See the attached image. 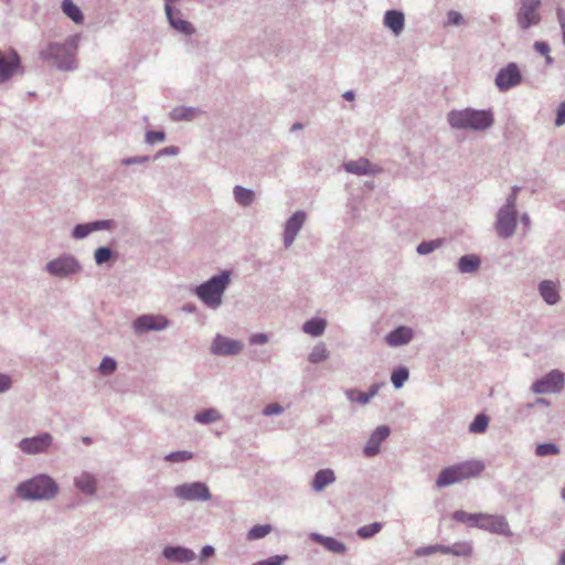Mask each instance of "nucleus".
Segmentation results:
<instances>
[{
  "label": "nucleus",
  "mask_w": 565,
  "mask_h": 565,
  "mask_svg": "<svg viewBox=\"0 0 565 565\" xmlns=\"http://www.w3.org/2000/svg\"><path fill=\"white\" fill-rule=\"evenodd\" d=\"M447 121L452 129L483 132L494 125V113L491 108L477 109L466 107L452 109L447 114Z\"/></svg>",
  "instance_id": "nucleus-1"
},
{
  "label": "nucleus",
  "mask_w": 565,
  "mask_h": 565,
  "mask_svg": "<svg viewBox=\"0 0 565 565\" xmlns=\"http://www.w3.org/2000/svg\"><path fill=\"white\" fill-rule=\"evenodd\" d=\"M81 41V34L66 38L64 43L52 42L40 51V57L52 63L60 71H74L77 68L75 54Z\"/></svg>",
  "instance_id": "nucleus-2"
},
{
  "label": "nucleus",
  "mask_w": 565,
  "mask_h": 565,
  "mask_svg": "<svg viewBox=\"0 0 565 565\" xmlns=\"http://www.w3.org/2000/svg\"><path fill=\"white\" fill-rule=\"evenodd\" d=\"M58 492L55 480L45 473H40L31 479L20 482L15 488L17 495L22 500L49 501Z\"/></svg>",
  "instance_id": "nucleus-3"
},
{
  "label": "nucleus",
  "mask_w": 565,
  "mask_h": 565,
  "mask_svg": "<svg viewBox=\"0 0 565 565\" xmlns=\"http://www.w3.org/2000/svg\"><path fill=\"white\" fill-rule=\"evenodd\" d=\"M231 284V271L223 270L206 281L196 286L194 295L212 310H217L223 303V296Z\"/></svg>",
  "instance_id": "nucleus-4"
},
{
  "label": "nucleus",
  "mask_w": 565,
  "mask_h": 565,
  "mask_svg": "<svg viewBox=\"0 0 565 565\" xmlns=\"http://www.w3.org/2000/svg\"><path fill=\"white\" fill-rule=\"evenodd\" d=\"M484 469L483 462L479 460L465 461L443 469L437 479L438 488L448 487L455 483L478 476Z\"/></svg>",
  "instance_id": "nucleus-5"
},
{
  "label": "nucleus",
  "mask_w": 565,
  "mask_h": 565,
  "mask_svg": "<svg viewBox=\"0 0 565 565\" xmlns=\"http://www.w3.org/2000/svg\"><path fill=\"white\" fill-rule=\"evenodd\" d=\"M43 270L56 279H71L83 273L84 267L81 260L73 254L62 253L49 260Z\"/></svg>",
  "instance_id": "nucleus-6"
},
{
  "label": "nucleus",
  "mask_w": 565,
  "mask_h": 565,
  "mask_svg": "<svg viewBox=\"0 0 565 565\" xmlns=\"http://www.w3.org/2000/svg\"><path fill=\"white\" fill-rule=\"evenodd\" d=\"M173 495L181 501L188 502H206L212 498L210 488L202 481L178 484L173 488Z\"/></svg>",
  "instance_id": "nucleus-7"
},
{
  "label": "nucleus",
  "mask_w": 565,
  "mask_h": 565,
  "mask_svg": "<svg viewBox=\"0 0 565 565\" xmlns=\"http://www.w3.org/2000/svg\"><path fill=\"white\" fill-rule=\"evenodd\" d=\"M541 7L542 0H520L516 12L518 26L526 31L539 25L542 21Z\"/></svg>",
  "instance_id": "nucleus-8"
},
{
  "label": "nucleus",
  "mask_w": 565,
  "mask_h": 565,
  "mask_svg": "<svg viewBox=\"0 0 565 565\" xmlns=\"http://www.w3.org/2000/svg\"><path fill=\"white\" fill-rule=\"evenodd\" d=\"M243 349L244 343L242 341L221 333L215 334L210 345L211 354L216 356H234L239 354Z\"/></svg>",
  "instance_id": "nucleus-9"
},
{
  "label": "nucleus",
  "mask_w": 565,
  "mask_h": 565,
  "mask_svg": "<svg viewBox=\"0 0 565 565\" xmlns=\"http://www.w3.org/2000/svg\"><path fill=\"white\" fill-rule=\"evenodd\" d=\"M565 384L564 374L558 370H552L532 384V391L535 394L558 393Z\"/></svg>",
  "instance_id": "nucleus-10"
},
{
  "label": "nucleus",
  "mask_w": 565,
  "mask_h": 565,
  "mask_svg": "<svg viewBox=\"0 0 565 565\" xmlns=\"http://www.w3.org/2000/svg\"><path fill=\"white\" fill-rule=\"evenodd\" d=\"M522 82V74L516 63L510 62L500 68L495 75L494 84L500 92H508Z\"/></svg>",
  "instance_id": "nucleus-11"
},
{
  "label": "nucleus",
  "mask_w": 565,
  "mask_h": 565,
  "mask_svg": "<svg viewBox=\"0 0 565 565\" xmlns=\"http://www.w3.org/2000/svg\"><path fill=\"white\" fill-rule=\"evenodd\" d=\"M518 226V211L500 207L497 213L494 230L500 238H510Z\"/></svg>",
  "instance_id": "nucleus-12"
},
{
  "label": "nucleus",
  "mask_w": 565,
  "mask_h": 565,
  "mask_svg": "<svg viewBox=\"0 0 565 565\" xmlns=\"http://www.w3.org/2000/svg\"><path fill=\"white\" fill-rule=\"evenodd\" d=\"M170 324L169 319L160 315H141L135 319L132 328L137 334L149 331H162Z\"/></svg>",
  "instance_id": "nucleus-13"
},
{
  "label": "nucleus",
  "mask_w": 565,
  "mask_h": 565,
  "mask_svg": "<svg viewBox=\"0 0 565 565\" xmlns=\"http://www.w3.org/2000/svg\"><path fill=\"white\" fill-rule=\"evenodd\" d=\"M307 214L305 211H296L285 222L282 241L285 248H289L296 241L299 232L305 225Z\"/></svg>",
  "instance_id": "nucleus-14"
},
{
  "label": "nucleus",
  "mask_w": 565,
  "mask_h": 565,
  "mask_svg": "<svg viewBox=\"0 0 565 565\" xmlns=\"http://www.w3.org/2000/svg\"><path fill=\"white\" fill-rule=\"evenodd\" d=\"M21 68V57L15 50H0V85L9 82Z\"/></svg>",
  "instance_id": "nucleus-15"
},
{
  "label": "nucleus",
  "mask_w": 565,
  "mask_h": 565,
  "mask_svg": "<svg viewBox=\"0 0 565 565\" xmlns=\"http://www.w3.org/2000/svg\"><path fill=\"white\" fill-rule=\"evenodd\" d=\"M53 443L50 433H41L33 437H26L20 440L19 448L26 455H38L45 452Z\"/></svg>",
  "instance_id": "nucleus-16"
},
{
  "label": "nucleus",
  "mask_w": 565,
  "mask_h": 565,
  "mask_svg": "<svg viewBox=\"0 0 565 565\" xmlns=\"http://www.w3.org/2000/svg\"><path fill=\"white\" fill-rule=\"evenodd\" d=\"M115 227L114 220H96L88 223L76 224L72 230V238L81 241L86 238L93 232L111 231Z\"/></svg>",
  "instance_id": "nucleus-17"
},
{
  "label": "nucleus",
  "mask_w": 565,
  "mask_h": 565,
  "mask_svg": "<svg viewBox=\"0 0 565 565\" xmlns=\"http://www.w3.org/2000/svg\"><path fill=\"white\" fill-rule=\"evenodd\" d=\"M478 529L505 536L512 534L507 519L502 515L480 513Z\"/></svg>",
  "instance_id": "nucleus-18"
},
{
  "label": "nucleus",
  "mask_w": 565,
  "mask_h": 565,
  "mask_svg": "<svg viewBox=\"0 0 565 565\" xmlns=\"http://www.w3.org/2000/svg\"><path fill=\"white\" fill-rule=\"evenodd\" d=\"M391 435V428L387 425L377 426L370 435L363 447V455L366 458H373L381 452L382 443Z\"/></svg>",
  "instance_id": "nucleus-19"
},
{
  "label": "nucleus",
  "mask_w": 565,
  "mask_h": 565,
  "mask_svg": "<svg viewBox=\"0 0 565 565\" xmlns=\"http://www.w3.org/2000/svg\"><path fill=\"white\" fill-rule=\"evenodd\" d=\"M164 11L168 19L169 24L172 29H174L177 32L183 34V35H192L195 33V28L191 22L188 20H184L182 18V13L180 10H173L171 4L166 3L164 4Z\"/></svg>",
  "instance_id": "nucleus-20"
},
{
  "label": "nucleus",
  "mask_w": 565,
  "mask_h": 565,
  "mask_svg": "<svg viewBox=\"0 0 565 565\" xmlns=\"http://www.w3.org/2000/svg\"><path fill=\"white\" fill-rule=\"evenodd\" d=\"M415 331L408 326H398L384 337L385 343L391 348L407 345L413 341Z\"/></svg>",
  "instance_id": "nucleus-21"
},
{
  "label": "nucleus",
  "mask_w": 565,
  "mask_h": 565,
  "mask_svg": "<svg viewBox=\"0 0 565 565\" xmlns=\"http://www.w3.org/2000/svg\"><path fill=\"white\" fill-rule=\"evenodd\" d=\"M162 556L170 562L180 564L190 563L196 557L191 548L179 545L166 546L162 551Z\"/></svg>",
  "instance_id": "nucleus-22"
},
{
  "label": "nucleus",
  "mask_w": 565,
  "mask_h": 565,
  "mask_svg": "<svg viewBox=\"0 0 565 565\" xmlns=\"http://www.w3.org/2000/svg\"><path fill=\"white\" fill-rule=\"evenodd\" d=\"M537 290L548 306H554L561 300L559 286L556 281L544 279L539 282Z\"/></svg>",
  "instance_id": "nucleus-23"
},
{
  "label": "nucleus",
  "mask_w": 565,
  "mask_h": 565,
  "mask_svg": "<svg viewBox=\"0 0 565 565\" xmlns=\"http://www.w3.org/2000/svg\"><path fill=\"white\" fill-rule=\"evenodd\" d=\"M343 168L355 175H374L377 172V169L365 158L344 162Z\"/></svg>",
  "instance_id": "nucleus-24"
},
{
  "label": "nucleus",
  "mask_w": 565,
  "mask_h": 565,
  "mask_svg": "<svg viewBox=\"0 0 565 565\" xmlns=\"http://www.w3.org/2000/svg\"><path fill=\"white\" fill-rule=\"evenodd\" d=\"M310 540L316 543L323 545V547L335 554H344L347 552V546L343 542L339 541L335 537L324 536L320 533L312 532L310 534Z\"/></svg>",
  "instance_id": "nucleus-25"
},
{
  "label": "nucleus",
  "mask_w": 565,
  "mask_h": 565,
  "mask_svg": "<svg viewBox=\"0 0 565 565\" xmlns=\"http://www.w3.org/2000/svg\"><path fill=\"white\" fill-rule=\"evenodd\" d=\"M383 23L394 35H399L405 26V15L399 10H388L384 14Z\"/></svg>",
  "instance_id": "nucleus-26"
},
{
  "label": "nucleus",
  "mask_w": 565,
  "mask_h": 565,
  "mask_svg": "<svg viewBox=\"0 0 565 565\" xmlns=\"http://www.w3.org/2000/svg\"><path fill=\"white\" fill-rule=\"evenodd\" d=\"M335 473L332 469L326 468L318 470L311 481V489L315 492L323 491L328 486L335 481Z\"/></svg>",
  "instance_id": "nucleus-27"
},
{
  "label": "nucleus",
  "mask_w": 565,
  "mask_h": 565,
  "mask_svg": "<svg viewBox=\"0 0 565 565\" xmlns=\"http://www.w3.org/2000/svg\"><path fill=\"white\" fill-rule=\"evenodd\" d=\"M75 487L87 495H94L97 489V480L94 475L83 471L74 478Z\"/></svg>",
  "instance_id": "nucleus-28"
},
{
  "label": "nucleus",
  "mask_w": 565,
  "mask_h": 565,
  "mask_svg": "<svg viewBox=\"0 0 565 565\" xmlns=\"http://www.w3.org/2000/svg\"><path fill=\"white\" fill-rule=\"evenodd\" d=\"M203 114L202 109L191 106H178L174 107L169 116L173 121H191Z\"/></svg>",
  "instance_id": "nucleus-29"
},
{
  "label": "nucleus",
  "mask_w": 565,
  "mask_h": 565,
  "mask_svg": "<svg viewBox=\"0 0 565 565\" xmlns=\"http://www.w3.org/2000/svg\"><path fill=\"white\" fill-rule=\"evenodd\" d=\"M481 265V259L476 254L461 256L457 263V269L460 274H475Z\"/></svg>",
  "instance_id": "nucleus-30"
},
{
  "label": "nucleus",
  "mask_w": 565,
  "mask_h": 565,
  "mask_svg": "<svg viewBox=\"0 0 565 565\" xmlns=\"http://www.w3.org/2000/svg\"><path fill=\"white\" fill-rule=\"evenodd\" d=\"M223 418L222 413L215 407L204 408L198 412L193 420L201 425H210L220 422Z\"/></svg>",
  "instance_id": "nucleus-31"
},
{
  "label": "nucleus",
  "mask_w": 565,
  "mask_h": 565,
  "mask_svg": "<svg viewBox=\"0 0 565 565\" xmlns=\"http://www.w3.org/2000/svg\"><path fill=\"white\" fill-rule=\"evenodd\" d=\"M327 328V321L323 318H311L302 324V331L311 337H320Z\"/></svg>",
  "instance_id": "nucleus-32"
},
{
  "label": "nucleus",
  "mask_w": 565,
  "mask_h": 565,
  "mask_svg": "<svg viewBox=\"0 0 565 565\" xmlns=\"http://www.w3.org/2000/svg\"><path fill=\"white\" fill-rule=\"evenodd\" d=\"M233 195L235 202L243 207L249 206L255 200L254 191L242 185L234 186Z\"/></svg>",
  "instance_id": "nucleus-33"
},
{
  "label": "nucleus",
  "mask_w": 565,
  "mask_h": 565,
  "mask_svg": "<svg viewBox=\"0 0 565 565\" xmlns=\"http://www.w3.org/2000/svg\"><path fill=\"white\" fill-rule=\"evenodd\" d=\"M473 552L470 542H457L452 545H444V554H451L454 556H470Z\"/></svg>",
  "instance_id": "nucleus-34"
},
{
  "label": "nucleus",
  "mask_w": 565,
  "mask_h": 565,
  "mask_svg": "<svg viewBox=\"0 0 565 565\" xmlns=\"http://www.w3.org/2000/svg\"><path fill=\"white\" fill-rule=\"evenodd\" d=\"M62 10L75 23L79 24L83 22V13L79 7L73 2V0H63Z\"/></svg>",
  "instance_id": "nucleus-35"
},
{
  "label": "nucleus",
  "mask_w": 565,
  "mask_h": 565,
  "mask_svg": "<svg viewBox=\"0 0 565 565\" xmlns=\"http://www.w3.org/2000/svg\"><path fill=\"white\" fill-rule=\"evenodd\" d=\"M479 516L480 513H469L462 510H458L452 513V519L455 521L472 527H478Z\"/></svg>",
  "instance_id": "nucleus-36"
},
{
  "label": "nucleus",
  "mask_w": 565,
  "mask_h": 565,
  "mask_svg": "<svg viewBox=\"0 0 565 565\" xmlns=\"http://www.w3.org/2000/svg\"><path fill=\"white\" fill-rule=\"evenodd\" d=\"M273 526L270 524H257L249 529L246 534V540L249 542L257 541L264 539L269 533H271Z\"/></svg>",
  "instance_id": "nucleus-37"
},
{
  "label": "nucleus",
  "mask_w": 565,
  "mask_h": 565,
  "mask_svg": "<svg viewBox=\"0 0 565 565\" xmlns=\"http://www.w3.org/2000/svg\"><path fill=\"white\" fill-rule=\"evenodd\" d=\"M329 358V352L324 343L316 344L309 353L308 360L312 364L320 363Z\"/></svg>",
  "instance_id": "nucleus-38"
},
{
  "label": "nucleus",
  "mask_w": 565,
  "mask_h": 565,
  "mask_svg": "<svg viewBox=\"0 0 565 565\" xmlns=\"http://www.w3.org/2000/svg\"><path fill=\"white\" fill-rule=\"evenodd\" d=\"M114 250L108 246H100L94 252V260L96 265L102 266L114 258Z\"/></svg>",
  "instance_id": "nucleus-39"
},
{
  "label": "nucleus",
  "mask_w": 565,
  "mask_h": 565,
  "mask_svg": "<svg viewBox=\"0 0 565 565\" xmlns=\"http://www.w3.org/2000/svg\"><path fill=\"white\" fill-rule=\"evenodd\" d=\"M409 377V371L406 366H398L392 372L391 381L395 388H401Z\"/></svg>",
  "instance_id": "nucleus-40"
},
{
  "label": "nucleus",
  "mask_w": 565,
  "mask_h": 565,
  "mask_svg": "<svg viewBox=\"0 0 565 565\" xmlns=\"http://www.w3.org/2000/svg\"><path fill=\"white\" fill-rule=\"evenodd\" d=\"M443 243H444V239H441V238L424 241L417 245L416 252L419 255H429L430 253L438 249L443 245Z\"/></svg>",
  "instance_id": "nucleus-41"
},
{
  "label": "nucleus",
  "mask_w": 565,
  "mask_h": 565,
  "mask_svg": "<svg viewBox=\"0 0 565 565\" xmlns=\"http://www.w3.org/2000/svg\"><path fill=\"white\" fill-rule=\"evenodd\" d=\"M383 527L381 522H374L358 529L356 534L361 539H370L377 534Z\"/></svg>",
  "instance_id": "nucleus-42"
},
{
  "label": "nucleus",
  "mask_w": 565,
  "mask_h": 565,
  "mask_svg": "<svg viewBox=\"0 0 565 565\" xmlns=\"http://www.w3.org/2000/svg\"><path fill=\"white\" fill-rule=\"evenodd\" d=\"M489 425V418L484 414H478L469 425V430L475 434L483 433Z\"/></svg>",
  "instance_id": "nucleus-43"
},
{
  "label": "nucleus",
  "mask_w": 565,
  "mask_h": 565,
  "mask_svg": "<svg viewBox=\"0 0 565 565\" xmlns=\"http://www.w3.org/2000/svg\"><path fill=\"white\" fill-rule=\"evenodd\" d=\"M559 448L554 443H543L536 445L535 455L539 457H546L559 454Z\"/></svg>",
  "instance_id": "nucleus-44"
},
{
  "label": "nucleus",
  "mask_w": 565,
  "mask_h": 565,
  "mask_svg": "<svg viewBox=\"0 0 565 565\" xmlns=\"http://www.w3.org/2000/svg\"><path fill=\"white\" fill-rule=\"evenodd\" d=\"M193 458V452L188 450L172 451L164 456V460L169 462H185Z\"/></svg>",
  "instance_id": "nucleus-45"
},
{
  "label": "nucleus",
  "mask_w": 565,
  "mask_h": 565,
  "mask_svg": "<svg viewBox=\"0 0 565 565\" xmlns=\"http://www.w3.org/2000/svg\"><path fill=\"white\" fill-rule=\"evenodd\" d=\"M345 396L350 402L366 405L370 403L365 392H361L356 388H349L345 391Z\"/></svg>",
  "instance_id": "nucleus-46"
},
{
  "label": "nucleus",
  "mask_w": 565,
  "mask_h": 565,
  "mask_svg": "<svg viewBox=\"0 0 565 565\" xmlns=\"http://www.w3.org/2000/svg\"><path fill=\"white\" fill-rule=\"evenodd\" d=\"M167 136L163 130H148L145 134V142L149 146H154L157 143L163 142Z\"/></svg>",
  "instance_id": "nucleus-47"
},
{
  "label": "nucleus",
  "mask_w": 565,
  "mask_h": 565,
  "mask_svg": "<svg viewBox=\"0 0 565 565\" xmlns=\"http://www.w3.org/2000/svg\"><path fill=\"white\" fill-rule=\"evenodd\" d=\"M435 553L444 554V545L443 544H434V545H428V546H422L414 551V554L418 557L429 556Z\"/></svg>",
  "instance_id": "nucleus-48"
},
{
  "label": "nucleus",
  "mask_w": 565,
  "mask_h": 565,
  "mask_svg": "<svg viewBox=\"0 0 565 565\" xmlns=\"http://www.w3.org/2000/svg\"><path fill=\"white\" fill-rule=\"evenodd\" d=\"M288 561V555H274L266 559L253 563L252 565H284Z\"/></svg>",
  "instance_id": "nucleus-49"
},
{
  "label": "nucleus",
  "mask_w": 565,
  "mask_h": 565,
  "mask_svg": "<svg viewBox=\"0 0 565 565\" xmlns=\"http://www.w3.org/2000/svg\"><path fill=\"white\" fill-rule=\"evenodd\" d=\"M117 363L113 358L105 356L99 365L100 373L108 375L116 370Z\"/></svg>",
  "instance_id": "nucleus-50"
},
{
  "label": "nucleus",
  "mask_w": 565,
  "mask_h": 565,
  "mask_svg": "<svg viewBox=\"0 0 565 565\" xmlns=\"http://www.w3.org/2000/svg\"><path fill=\"white\" fill-rule=\"evenodd\" d=\"M465 19L462 14L455 10H449L447 12V22L446 25H461L463 23Z\"/></svg>",
  "instance_id": "nucleus-51"
},
{
  "label": "nucleus",
  "mask_w": 565,
  "mask_h": 565,
  "mask_svg": "<svg viewBox=\"0 0 565 565\" xmlns=\"http://www.w3.org/2000/svg\"><path fill=\"white\" fill-rule=\"evenodd\" d=\"M285 408L278 403H270L263 408L264 416L281 415Z\"/></svg>",
  "instance_id": "nucleus-52"
},
{
  "label": "nucleus",
  "mask_w": 565,
  "mask_h": 565,
  "mask_svg": "<svg viewBox=\"0 0 565 565\" xmlns=\"http://www.w3.org/2000/svg\"><path fill=\"white\" fill-rule=\"evenodd\" d=\"M150 160L148 156H135V157H128L124 158L120 163L122 166H134V164H142Z\"/></svg>",
  "instance_id": "nucleus-53"
},
{
  "label": "nucleus",
  "mask_w": 565,
  "mask_h": 565,
  "mask_svg": "<svg viewBox=\"0 0 565 565\" xmlns=\"http://www.w3.org/2000/svg\"><path fill=\"white\" fill-rule=\"evenodd\" d=\"M269 340L268 335L266 333H253L250 337H249V344L252 345H259V344H265L267 343Z\"/></svg>",
  "instance_id": "nucleus-54"
},
{
  "label": "nucleus",
  "mask_w": 565,
  "mask_h": 565,
  "mask_svg": "<svg viewBox=\"0 0 565 565\" xmlns=\"http://www.w3.org/2000/svg\"><path fill=\"white\" fill-rule=\"evenodd\" d=\"M565 125V100L562 102L556 109L555 126Z\"/></svg>",
  "instance_id": "nucleus-55"
},
{
  "label": "nucleus",
  "mask_w": 565,
  "mask_h": 565,
  "mask_svg": "<svg viewBox=\"0 0 565 565\" xmlns=\"http://www.w3.org/2000/svg\"><path fill=\"white\" fill-rule=\"evenodd\" d=\"M12 386V379L10 375L0 373V394L9 391Z\"/></svg>",
  "instance_id": "nucleus-56"
},
{
  "label": "nucleus",
  "mask_w": 565,
  "mask_h": 565,
  "mask_svg": "<svg viewBox=\"0 0 565 565\" xmlns=\"http://www.w3.org/2000/svg\"><path fill=\"white\" fill-rule=\"evenodd\" d=\"M179 148L175 147V146H169V147H166V148H162L160 149L156 156H154V159H159L163 156H177L179 153Z\"/></svg>",
  "instance_id": "nucleus-57"
},
{
  "label": "nucleus",
  "mask_w": 565,
  "mask_h": 565,
  "mask_svg": "<svg viewBox=\"0 0 565 565\" xmlns=\"http://www.w3.org/2000/svg\"><path fill=\"white\" fill-rule=\"evenodd\" d=\"M534 50L541 55H547L551 52V46L545 41H536L533 44Z\"/></svg>",
  "instance_id": "nucleus-58"
},
{
  "label": "nucleus",
  "mask_w": 565,
  "mask_h": 565,
  "mask_svg": "<svg viewBox=\"0 0 565 565\" xmlns=\"http://www.w3.org/2000/svg\"><path fill=\"white\" fill-rule=\"evenodd\" d=\"M556 15L562 31V41L563 44L565 45V10L557 9Z\"/></svg>",
  "instance_id": "nucleus-59"
},
{
  "label": "nucleus",
  "mask_w": 565,
  "mask_h": 565,
  "mask_svg": "<svg viewBox=\"0 0 565 565\" xmlns=\"http://www.w3.org/2000/svg\"><path fill=\"white\" fill-rule=\"evenodd\" d=\"M516 200H518V196L510 193L507 196L505 203L501 207L505 209V210L516 211Z\"/></svg>",
  "instance_id": "nucleus-60"
},
{
  "label": "nucleus",
  "mask_w": 565,
  "mask_h": 565,
  "mask_svg": "<svg viewBox=\"0 0 565 565\" xmlns=\"http://www.w3.org/2000/svg\"><path fill=\"white\" fill-rule=\"evenodd\" d=\"M385 384L384 383H373L370 387H369V391L365 392L369 401H371L373 397H375L380 390L384 386Z\"/></svg>",
  "instance_id": "nucleus-61"
},
{
  "label": "nucleus",
  "mask_w": 565,
  "mask_h": 565,
  "mask_svg": "<svg viewBox=\"0 0 565 565\" xmlns=\"http://www.w3.org/2000/svg\"><path fill=\"white\" fill-rule=\"evenodd\" d=\"M214 553H215V550L212 545L203 546L201 550V553H200V561L201 562L205 561L206 558L213 556Z\"/></svg>",
  "instance_id": "nucleus-62"
},
{
  "label": "nucleus",
  "mask_w": 565,
  "mask_h": 565,
  "mask_svg": "<svg viewBox=\"0 0 565 565\" xmlns=\"http://www.w3.org/2000/svg\"><path fill=\"white\" fill-rule=\"evenodd\" d=\"M521 222H522V224H523L524 226H526V227L530 225V216H529V214H527V213H523V214L521 215Z\"/></svg>",
  "instance_id": "nucleus-63"
},
{
  "label": "nucleus",
  "mask_w": 565,
  "mask_h": 565,
  "mask_svg": "<svg viewBox=\"0 0 565 565\" xmlns=\"http://www.w3.org/2000/svg\"><path fill=\"white\" fill-rule=\"evenodd\" d=\"M559 565H565V550L559 555Z\"/></svg>",
  "instance_id": "nucleus-64"
}]
</instances>
